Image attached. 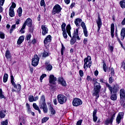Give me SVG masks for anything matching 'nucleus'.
I'll return each instance as SVG.
<instances>
[{
  "label": "nucleus",
  "mask_w": 125,
  "mask_h": 125,
  "mask_svg": "<svg viewBox=\"0 0 125 125\" xmlns=\"http://www.w3.org/2000/svg\"><path fill=\"white\" fill-rule=\"evenodd\" d=\"M109 48L110 51H111V52H113V50H114V47L112 46H109Z\"/></svg>",
  "instance_id": "nucleus-60"
},
{
  "label": "nucleus",
  "mask_w": 125,
  "mask_h": 125,
  "mask_svg": "<svg viewBox=\"0 0 125 125\" xmlns=\"http://www.w3.org/2000/svg\"><path fill=\"white\" fill-rule=\"evenodd\" d=\"M8 79V74L5 73L3 76V83H6L7 80Z\"/></svg>",
  "instance_id": "nucleus-32"
},
{
  "label": "nucleus",
  "mask_w": 125,
  "mask_h": 125,
  "mask_svg": "<svg viewBox=\"0 0 125 125\" xmlns=\"http://www.w3.org/2000/svg\"><path fill=\"white\" fill-rule=\"evenodd\" d=\"M61 27L62 32H64V31H66V29L65 28L66 27V23L63 22L62 24Z\"/></svg>",
  "instance_id": "nucleus-38"
},
{
  "label": "nucleus",
  "mask_w": 125,
  "mask_h": 125,
  "mask_svg": "<svg viewBox=\"0 0 125 125\" xmlns=\"http://www.w3.org/2000/svg\"><path fill=\"white\" fill-rule=\"evenodd\" d=\"M115 32V24L112 23L111 25V36L112 38H114V33Z\"/></svg>",
  "instance_id": "nucleus-22"
},
{
  "label": "nucleus",
  "mask_w": 125,
  "mask_h": 125,
  "mask_svg": "<svg viewBox=\"0 0 125 125\" xmlns=\"http://www.w3.org/2000/svg\"><path fill=\"white\" fill-rule=\"evenodd\" d=\"M48 119H49V118H48V117L43 118L42 120V124H43L44 123L47 122V121H48Z\"/></svg>",
  "instance_id": "nucleus-44"
},
{
  "label": "nucleus",
  "mask_w": 125,
  "mask_h": 125,
  "mask_svg": "<svg viewBox=\"0 0 125 125\" xmlns=\"http://www.w3.org/2000/svg\"><path fill=\"white\" fill-rule=\"evenodd\" d=\"M33 108L35 109V110H39V109H40V107H39V106H38V105H37V104L36 103H34L33 104Z\"/></svg>",
  "instance_id": "nucleus-45"
},
{
  "label": "nucleus",
  "mask_w": 125,
  "mask_h": 125,
  "mask_svg": "<svg viewBox=\"0 0 125 125\" xmlns=\"http://www.w3.org/2000/svg\"><path fill=\"white\" fill-rule=\"evenodd\" d=\"M4 0H0V5H1V6L3 5V4L4 3Z\"/></svg>",
  "instance_id": "nucleus-61"
},
{
  "label": "nucleus",
  "mask_w": 125,
  "mask_h": 125,
  "mask_svg": "<svg viewBox=\"0 0 125 125\" xmlns=\"http://www.w3.org/2000/svg\"><path fill=\"white\" fill-rule=\"evenodd\" d=\"M3 98H4V99H5V97L2 94V90L1 89V88H0V99H2Z\"/></svg>",
  "instance_id": "nucleus-34"
},
{
  "label": "nucleus",
  "mask_w": 125,
  "mask_h": 125,
  "mask_svg": "<svg viewBox=\"0 0 125 125\" xmlns=\"http://www.w3.org/2000/svg\"><path fill=\"white\" fill-rule=\"evenodd\" d=\"M45 65L47 71H51L52 70V66L50 64L45 62Z\"/></svg>",
  "instance_id": "nucleus-26"
},
{
  "label": "nucleus",
  "mask_w": 125,
  "mask_h": 125,
  "mask_svg": "<svg viewBox=\"0 0 125 125\" xmlns=\"http://www.w3.org/2000/svg\"><path fill=\"white\" fill-rule=\"evenodd\" d=\"M28 100L29 102H34V96H29Z\"/></svg>",
  "instance_id": "nucleus-47"
},
{
  "label": "nucleus",
  "mask_w": 125,
  "mask_h": 125,
  "mask_svg": "<svg viewBox=\"0 0 125 125\" xmlns=\"http://www.w3.org/2000/svg\"><path fill=\"white\" fill-rule=\"evenodd\" d=\"M62 35L63 38H64L65 39H67V38H68V35H67V32H66V30L63 31Z\"/></svg>",
  "instance_id": "nucleus-49"
},
{
  "label": "nucleus",
  "mask_w": 125,
  "mask_h": 125,
  "mask_svg": "<svg viewBox=\"0 0 125 125\" xmlns=\"http://www.w3.org/2000/svg\"><path fill=\"white\" fill-rule=\"evenodd\" d=\"M101 85L100 83L95 81L94 82V90L93 91V96H96V99L99 98V92L101 90Z\"/></svg>",
  "instance_id": "nucleus-2"
},
{
  "label": "nucleus",
  "mask_w": 125,
  "mask_h": 125,
  "mask_svg": "<svg viewBox=\"0 0 125 125\" xmlns=\"http://www.w3.org/2000/svg\"><path fill=\"white\" fill-rule=\"evenodd\" d=\"M37 100H39V96H38L34 98V102L37 101Z\"/></svg>",
  "instance_id": "nucleus-63"
},
{
  "label": "nucleus",
  "mask_w": 125,
  "mask_h": 125,
  "mask_svg": "<svg viewBox=\"0 0 125 125\" xmlns=\"http://www.w3.org/2000/svg\"><path fill=\"white\" fill-rule=\"evenodd\" d=\"M111 75L112 77H114V76H115V70L113 67L111 68Z\"/></svg>",
  "instance_id": "nucleus-50"
},
{
  "label": "nucleus",
  "mask_w": 125,
  "mask_h": 125,
  "mask_svg": "<svg viewBox=\"0 0 125 125\" xmlns=\"http://www.w3.org/2000/svg\"><path fill=\"white\" fill-rule=\"evenodd\" d=\"M1 125H8V121L7 120H5L4 121H2L1 122Z\"/></svg>",
  "instance_id": "nucleus-48"
},
{
  "label": "nucleus",
  "mask_w": 125,
  "mask_h": 125,
  "mask_svg": "<svg viewBox=\"0 0 125 125\" xmlns=\"http://www.w3.org/2000/svg\"><path fill=\"white\" fill-rule=\"evenodd\" d=\"M45 77H46V74H43L41 76L40 80V82L41 83L42 82V80H43V78H45Z\"/></svg>",
  "instance_id": "nucleus-43"
},
{
  "label": "nucleus",
  "mask_w": 125,
  "mask_h": 125,
  "mask_svg": "<svg viewBox=\"0 0 125 125\" xmlns=\"http://www.w3.org/2000/svg\"><path fill=\"white\" fill-rule=\"evenodd\" d=\"M11 83L12 84V85L15 87V88H16L17 91L16 92H19L20 90H21V85L20 84H17L15 83V82H14V77L13 75L11 76Z\"/></svg>",
  "instance_id": "nucleus-6"
},
{
  "label": "nucleus",
  "mask_w": 125,
  "mask_h": 125,
  "mask_svg": "<svg viewBox=\"0 0 125 125\" xmlns=\"http://www.w3.org/2000/svg\"><path fill=\"white\" fill-rule=\"evenodd\" d=\"M43 104H46L45 103V97L44 96V95H42L41 98L40 102L39 103V105H43Z\"/></svg>",
  "instance_id": "nucleus-19"
},
{
  "label": "nucleus",
  "mask_w": 125,
  "mask_h": 125,
  "mask_svg": "<svg viewBox=\"0 0 125 125\" xmlns=\"http://www.w3.org/2000/svg\"><path fill=\"white\" fill-rule=\"evenodd\" d=\"M5 37V34L1 31H0V38H1L2 40L4 39V38Z\"/></svg>",
  "instance_id": "nucleus-39"
},
{
  "label": "nucleus",
  "mask_w": 125,
  "mask_h": 125,
  "mask_svg": "<svg viewBox=\"0 0 125 125\" xmlns=\"http://www.w3.org/2000/svg\"><path fill=\"white\" fill-rule=\"evenodd\" d=\"M83 32L84 36H85L86 37H88V32L87 31V29L83 30Z\"/></svg>",
  "instance_id": "nucleus-42"
},
{
  "label": "nucleus",
  "mask_w": 125,
  "mask_h": 125,
  "mask_svg": "<svg viewBox=\"0 0 125 125\" xmlns=\"http://www.w3.org/2000/svg\"><path fill=\"white\" fill-rule=\"evenodd\" d=\"M39 61H40V58L38 55H35L34 58L32 59V65L34 67H37L39 65Z\"/></svg>",
  "instance_id": "nucleus-10"
},
{
  "label": "nucleus",
  "mask_w": 125,
  "mask_h": 125,
  "mask_svg": "<svg viewBox=\"0 0 125 125\" xmlns=\"http://www.w3.org/2000/svg\"><path fill=\"white\" fill-rule=\"evenodd\" d=\"M5 113V111L3 110H0V118L1 119H3V118L5 117V114H4Z\"/></svg>",
  "instance_id": "nucleus-30"
},
{
  "label": "nucleus",
  "mask_w": 125,
  "mask_h": 125,
  "mask_svg": "<svg viewBox=\"0 0 125 125\" xmlns=\"http://www.w3.org/2000/svg\"><path fill=\"white\" fill-rule=\"evenodd\" d=\"M24 36H22L20 37L17 42L18 44L19 45L21 44V43H22L23 42H24Z\"/></svg>",
  "instance_id": "nucleus-25"
},
{
  "label": "nucleus",
  "mask_w": 125,
  "mask_h": 125,
  "mask_svg": "<svg viewBox=\"0 0 125 125\" xmlns=\"http://www.w3.org/2000/svg\"><path fill=\"white\" fill-rule=\"evenodd\" d=\"M10 7H12L13 9H14L16 7V4L14 2H13Z\"/></svg>",
  "instance_id": "nucleus-55"
},
{
  "label": "nucleus",
  "mask_w": 125,
  "mask_h": 125,
  "mask_svg": "<svg viewBox=\"0 0 125 125\" xmlns=\"http://www.w3.org/2000/svg\"><path fill=\"white\" fill-rule=\"evenodd\" d=\"M124 116H125V113L124 112H120L116 118V123L119 125L121 124V121L122 119H124Z\"/></svg>",
  "instance_id": "nucleus-12"
},
{
  "label": "nucleus",
  "mask_w": 125,
  "mask_h": 125,
  "mask_svg": "<svg viewBox=\"0 0 125 125\" xmlns=\"http://www.w3.org/2000/svg\"><path fill=\"white\" fill-rule=\"evenodd\" d=\"M78 35H79V29L77 28L75 30H74L72 37L76 38H77V36H78Z\"/></svg>",
  "instance_id": "nucleus-31"
},
{
  "label": "nucleus",
  "mask_w": 125,
  "mask_h": 125,
  "mask_svg": "<svg viewBox=\"0 0 125 125\" xmlns=\"http://www.w3.org/2000/svg\"><path fill=\"white\" fill-rule=\"evenodd\" d=\"M9 14L10 17H14L15 16V13L14 12V9L13 8L10 7Z\"/></svg>",
  "instance_id": "nucleus-20"
},
{
  "label": "nucleus",
  "mask_w": 125,
  "mask_h": 125,
  "mask_svg": "<svg viewBox=\"0 0 125 125\" xmlns=\"http://www.w3.org/2000/svg\"><path fill=\"white\" fill-rule=\"evenodd\" d=\"M64 50H65V47H64L63 44H62V48L61 51L62 55H64Z\"/></svg>",
  "instance_id": "nucleus-46"
},
{
  "label": "nucleus",
  "mask_w": 125,
  "mask_h": 125,
  "mask_svg": "<svg viewBox=\"0 0 125 125\" xmlns=\"http://www.w3.org/2000/svg\"><path fill=\"white\" fill-rule=\"evenodd\" d=\"M87 43V39H84L83 41V43H84V44H86V43Z\"/></svg>",
  "instance_id": "nucleus-62"
},
{
  "label": "nucleus",
  "mask_w": 125,
  "mask_h": 125,
  "mask_svg": "<svg viewBox=\"0 0 125 125\" xmlns=\"http://www.w3.org/2000/svg\"><path fill=\"white\" fill-rule=\"evenodd\" d=\"M75 16V12H72V13L71 14L70 17L71 18H73Z\"/></svg>",
  "instance_id": "nucleus-64"
},
{
  "label": "nucleus",
  "mask_w": 125,
  "mask_h": 125,
  "mask_svg": "<svg viewBox=\"0 0 125 125\" xmlns=\"http://www.w3.org/2000/svg\"><path fill=\"white\" fill-rule=\"evenodd\" d=\"M81 27H82V29H83V30H85L87 29L86 25H85V23L83 21L81 22Z\"/></svg>",
  "instance_id": "nucleus-36"
},
{
  "label": "nucleus",
  "mask_w": 125,
  "mask_h": 125,
  "mask_svg": "<svg viewBox=\"0 0 125 125\" xmlns=\"http://www.w3.org/2000/svg\"><path fill=\"white\" fill-rule=\"evenodd\" d=\"M121 68H123L124 70H125V62H123L122 63Z\"/></svg>",
  "instance_id": "nucleus-58"
},
{
  "label": "nucleus",
  "mask_w": 125,
  "mask_h": 125,
  "mask_svg": "<svg viewBox=\"0 0 125 125\" xmlns=\"http://www.w3.org/2000/svg\"><path fill=\"white\" fill-rule=\"evenodd\" d=\"M83 104V101L81 99L75 98L72 101V105L74 107H78Z\"/></svg>",
  "instance_id": "nucleus-8"
},
{
  "label": "nucleus",
  "mask_w": 125,
  "mask_h": 125,
  "mask_svg": "<svg viewBox=\"0 0 125 125\" xmlns=\"http://www.w3.org/2000/svg\"><path fill=\"white\" fill-rule=\"evenodd\" d=\"M82 21H83V20H82V19L80 18H77L74 21L75 24L76 26H77L78 28H80V26H81L80 24L82 23Z\"/></svg>",
  "instance_id": "nucleus-18"
},
{
  "label": "nucleus",
  "mask_w": 125,
  "mask_h": 125,
  "mask_svg": "<svg viewBox=\"0 0 125 125\" xmlns=\"http://www.w3.org/2000/svg\"><path fill=\"white\" fill-rule=\"evenodd\" d=\"M50 111L52 115L55 114V113H56L55 110H54V109L53 108V107H52V106H50Z\"/></svg>",
  "instance_id": "nucleus-37"
},
{
  "label": "nucleus",
  "mask_w": 125,
  "mask_h": 125,
  "mask_svg": "<svg viewBox=\"0 0 125 125\" xmlns=\"http://www.w3.org/2000/svg\"><path fill=\"white\" fill-rule=\"evenodd\" d=\"M51 42V35H48L44 40V46L46 47V45H48L49 43H50V42Z\"/></svg>",
  "instance_id": "nucleus-13"
},
{
  "label": "nucleus",
  "mask_w": 125,
  "mask_h": 125,
  "mask_svg": "<svg viewBox=\"0 0 125 125\" xmlns=\"http://www.w3.org/2000/svg\"><path fill=\"white\" fill-rule=\"evenodd\" d=\"M57 98L60 104H63L64 103H66L67 101V97H65L64 95L59 94L58 95Z\"/></svg>",
  "instance_id": "nucleus-7"
},
{
  "label": "nucleus",
  "mask_w": 125,
  "mask_h": 125,
  "mask_svg": "<svg viewBox=\"0 0 125 125\" xmlns=\"http://www.w3.org/2000/svg\"><path fill=\"white\" fill-rule=\"evenodd\" d=\"M56 81H57V78L54 77V75H50L49 78V83H50V87L51 89H53L55 87V85L56 84Z\"/></svg>",
  "instance_id": "nucleus-5"
},
{
  "label": "nucleus",
  "mask_w": 125,
  "mask_h": 125,
  "mask_svg": "<svg viewBox=\"0 0 125 125\" xmlns=\"http://www.w3.org/2000/svg\"><path fill=\"white\" fill-rule=\"evenodd\" d=\"M22 12H23V10H22V8L21 7H19L17 10V13L19 17H21V16H22Z\"/></svg>",
  "instance_id": "nucleus-29"
},
{
  "label": "nucleus",
  "mask_w": 125,
  "mask_h": 125,
  "mask_svg": "<svg viewBox=\"0 0 125 125\" xmlns=\"http://www.w3.org/2000/svg\"><path fill=\"white\" fill-rule=\"evenodd\" d=\"M26 107L27 108V113L28 114H31V113H32V110H31V107H30V105L26 104Z\"/></svg>",
  "instance_id": "nucleus-35"
},
{
  "label": "nucleus",
  "mask_w": 125,
  "mask_h": 125,
  "mask_svg": "<svg viewBox=\"0 0 125 125\" xmlns=\"http://www.w3.org/2000/svg\"><path fill=\"white\" fill-rule=\"evenodd\" d=\"M121 41H124L125 37V28H123L121 32Z\"/></svg>",
  "instance_id": "nucleus-23"
},
{
  "label": "nucleus",
  "mask_w": 125,
  "mask_h": 125,
  "mask_svg": "<svg viewBox=\"0 0 125 125\" xmlns=\"http://www.w3.org/2000/svg\"><path fill=\"white\" fill-rule=\"evenodd\" d=\"M31 37H32V35L31 34H29L27 36H26V41H29V40H30Z\"/></svg>",
  "instance_id": "nucleus-54"
},
{
  "label": "nucleus",
  "mask_w": 125,
  "mask_h": 125,
  "mask_svg": "<svg viewBox=\"0 0 125 125\" xmlns=\"http://www.w3.org/2000/svg\"><path fill=\"white\" fill-rule=\"evenodd\" d=\"M76 42V38L72 37L70 40V44L73 45Z\"/></svg>",
  "instance_id": "nucleus-40"
},
{
  "label": "nucleus",
  "mask_w": 125,
  "mask_h": 125,
  "mask_svg": "<svg viewBox=\"0 0 125 125\" xmlns=\"http://www.w3.org/2000/svg\"><path fill=\"white\" fill-rule=\"evenodd\" d=\"M115 80L113 79V76H111L109 78V83H112Z\"/></svg>",
  "instance_id": "nucleus-53"
},
{
  "label": "nucleus",
  "mask_w": 125,
  "mask_h": 125,
  "mask_svg": "<svg viewBox=\"0 0 125 125\" xmlns=\"http://www.w3.org/2000/svg\"><path fill=\"white\" fill-rule=\"evenodd\" d=\"M97 113V110L96 109H94L93 112V121L95 123L97 122V119H98V118L96 116Z\"/></svg>",
  "instance_id": "nucleus-21"
},
{
  "label": "nucleus",
  "mask_w": 125,
  "mask_h": 125,
  "mask_svg": "<svg viewBox=\"0 0 125 125\" xmlns=\"http://www.w3.org/2000/svg\"><path fill=\"white\" fill-rule=\"evenodd\" d=\"M41 6H43V7H45V2L44 0H41L40 2Z\"/></svg>",
  "instance_id": "nucleus-41"
},
{
  "label": "nucleus",
  "mask_w": 125,
  "mask_h": 125,
  "mask_svg": "<svg viewBox=\"0 0 125 125\" xmlns=\"http://www.w3.org/2000/svg\"><path fill=\"white\" fill-rule=\"evenodd\" d=\"M71 31V25L68 24L66 26V32Z\"/></svg>",
  "instance_id": "nucleus-51"
},
{
  "label": "nucleus",
  "mask_w": 125,
  "mask_h": 125,
  "mask_svg": "<svg viewBox=\"0 0 125 125\" xmlns=\"http://www.w3.org/2000/svg\"><path fill=\"white\" fill-rule=\"evenodd\" d=\"M41 28L42 30V36H45V35H46L47 33H48V29L44 25H42Z\"/></svg>",
  "instance_id": "nucleus-16"
},
{
  "label": "nucleus",
  "mask_w": 125,
  "mask_h": 125,
  "mask_svg": "<svg viewBox=\"0 0 125 125\" xmlns=\"http://www.w3.org/2000/svg\"><path fill=\"white\" fill-rule=\"evenodd\" d=\"M61 10H62L61 6L58 4H56L53 7L52 14H53V15H55V14H59V13H60V11H61Z\"/></svg>",
  "instance_id": "nucleus-9"
},
{
  "label": "nucleus",
  "mask_w": 125,
  "mask_h": 125,
  "mask_svg": "<svg viewBox=\"0 0 125 125\" xmlns=\"http://www.w3.org/2000/svg\"><path fill=\"white\" fill-rule=\"evenodd\" d=\"M120 4L122 8H125V0L120 1Z\"/></svg>",
  "instance_id": "nucleus-33"
},
{
  "label": "nucleus",
  "mask_w": 125,
  "mask_h": 125,
  "mask_svg": "<svg viewBox=\"0 0 125 125\" xmlns=\"http://www.w3.org/2000/svg\"><path fill=\"white\" fill-rule=\"evenodd\" d=\"M58 81L60 84H61L62 86H67V83H66V81L64 80L63 78L59 77L58 79Z\"/></svg>",
  "instance_id": "nucleus-15"
},
{
  "label": "nucleus",
  "mask_w": 125,
  "mask_h": 125,
  "mask_svg": "<svg viewBox=\"0 0 125 125\" xmlns=\"http://www.w3.org/2000/svg\"><path fill=\"white\" fill-rule=\"evenodd\" d=\"M82 123H83V120H80L77 122L76 125H82Z\"/></svg>",
  "instance_id": "nucleus-57"
},
{
  "label": "nucleus",
  "mask_w": 125,
  "mask_h": 125,
  "mask_svg": "<svg viewBox=\"0 0 125 125\" xmlns=\"http://www.w3.org/2000/svg\"><path fill=\"white\" fill-rule=\"evenodd\" d=\"M120 103L123 104L125 102V89H121L120 90Z\"/></svg>",
  "instance_id": "nucleus-11"
},
{
  "label": "nucleus",
  "mask_w": 125,
  "mask_h": 125,
  "mask_svg": "<svg viewBox=\"0 0 125 125\" xmlns=\"http://www.w3.org/2000/svg\"><path fill=\"white\" fill-rule=\"evenodd\" d=\"M5 57L7 59H11V55L9 50H7L5 53Z\"/></svg>",
  "instance_id": "nucleus-27"
},
{
  "label": "nucleus",
  "mask_w": 125,
  "mask_h": 125,
  "mask_svg": "<svg viewBox=\"0 0 125 125\" xmlns=\"http://www.w3.org/2000/svg\"><path fill=\"white\" fill-rule=\"evenodd\" d=\"M105 85L106 87L108 88L110 94H111L110 99L113 101H116L117 98H118V97L117 96V92H118L120 89V86H119L118 84H115L112 87L111 86V85L108 83H106Z\"/></svg>",
  "instance_id": "nucleus-1"
},
{
  "label": "nucleus",
  "mask_w": 125,
  "mask_h": 125,
  "mask_svg": "<svg viewBox=\"0 0 125 125\" xmlns=\"http://www.w3.org/2000/svg\"><path fill=\"white\" fill-rule=\"evenodd\" d=\"M26 25L28 27H32V25H33V21L31 18H28L26 19V21H24V23L22 25V28L21 29L20 32L21 33V34H24L25 33V31L24 29L26 28Z\"/></svg>",
  "instance_id": "nucleus-3"
},
{
  "label": "nucleus",
  "mask_w": 125,
  "mask_h": 125,
  "mask_svg": "<svg viewBox=\"0 0 125 125\" xmlns=\"http://www.w3.org/2000/svg\"><path fill=\"white\" fill-rule=\"evenodd\" d=\"M109 124H110V125H112V124H113V119L112 118V119L108 118L105 121L104 125H108Z\"/></svg>",
  "instance_id": "nucleus-24"
},
{
  "label": "nucleus",
  "mask_w": 125,
  "mask_h": 125,
  "mask_svg": "<svg viewBox=\"0 0 125 125\" xmlns=\"http://www.w3.org/2000/svg\"><path fill=\"white\" fill-rule=\"evenodd\" d=\"M79 75L80 77H83V71L82 70H80L79 71Z\"/></svg>",
  "instance_id": "nucleus-56"
},
{
  "label": "nucleus",
  "mask_w": 125,
  "mask_h": 125,
  "mask_svg": "<svg viewBox=\"0 0 125 125\" xmlns=\"http://www.w3.org/2000/svg\"><path fill=\"white\" fill-rule=\"evenodd\" d=\"M84 63L83 68L85 69V70H86L87 68H90L91 65H92L91 57L88 56L87 58L84 59Z\"/></svg>",
  "instance_id": "nucleus-4"
},
{
  "label": "nucleus",
  "mask_w": 125,
  "mask_h": 125,
  "mask_svg": "<svg viewBox=\"0 0 125 125\" xmlns=\"http://www.w3.org/2000/svg\"><path fill=\"white\" fill-rule=\"evenodd\" d=\"M103 69L104 72H107V66L106 65V63H105V62H104L103 64Z\"/></svg>",
  "instance_id": "nucleus-52"
},
{
  "label": "nucleus",
  "mask_w": 125,
  "mask_h": 125,
  "mask_svg": "<svg viewBox=\"0 0 125 125\" xmlns=\"http://www.w3.org/2000/svg\"><path fill=\"white\" fill-rule=\"evenodd\" d=\"M96 23L98 26V32H99V31H100V29H101V27H102V21L101 20V18H100V16L98 17Z\"/></svg>",
  "instance_id": "nucleus-14"
},
{
  "label": "nucleus",
  "mask_w": 125,
  "mask_h": 125,
  "mask_svg": "<svg viewBox=\"0 0 125 125\" xmlns=\"http://www.w3.org/2000/svg\"><path fill=\"white\" fill-rule=\"evenodd\" d=\"M39 107L40 109H42L43 112L45 114H46L47 113L48 109L47 108V105H46V104H41L39 105Z\"/></svg>",
  "instance_id": "nucleus-17"
},
{
  "label": "nucleus",
  "mask_w": 125,
  "mask_h": 125,
  "mask_svg": "<svg viewBox=\"0 0 125 125\" xmlns=\"http://www.w3.org/2000/svg\"><path fill=\"white\" fill-rule=\"evenodd\" d=\"M49 56V51L47 50H44V52L42 54V57L45 58Z\"/></svg>",
  "instance_id": "nucleus-28"
},
{
  "label": "nucleus",
  "mask_w": 125,
  "mask_h": 125,
  "mask_svg": "<svg viewBox=\"0 0 125 125\" xmlns=\"http://www.w3.org/2000/svg\"><path fill=\"white\" fill-rule=\"evenodd\" d=\"M19 24H20V19H18L16 21V25H19Z\"/></svg>",
  "instance_id": "nucleus-59"
}]
</instances>
